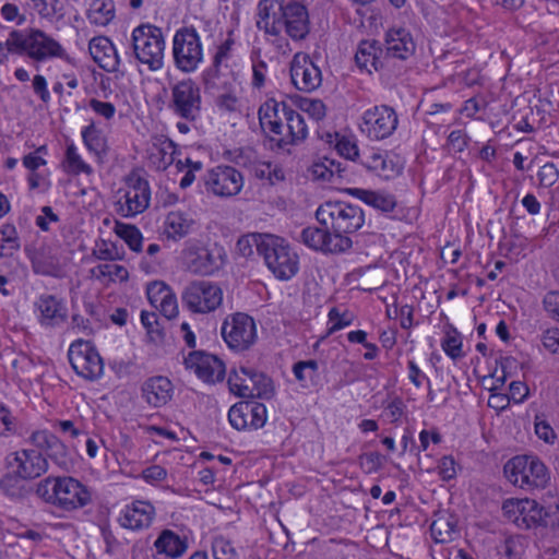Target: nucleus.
I'll use <instances>...</instances> for the list:
<instances>
[{"label":"nucleus","instance_id":"nucleus-54","mask_svg":"<svg viewBox=\"0 0 559 559\" xmlns=\"http://www.w3.org/2000/svg\"><path fill=\"white\" fill-rule=\"evenodd\" d=\"M540 526L549 527L555 534H559V500L546 509L543 508Z\"/></svg>","mask_w":559,"mask_h":559},{"label":"nucleus","instance_id":"nucleus-5","mask_svg":"<svg viewBox=\"0 0 559 559\" xmlns=\"http://www.w3.org/2000/svg\"><path fill=\"white\" fill-rule=\"evenodd\" d=\"M11 46L20 52V56L26 55L38 62L66 56L63 47L38 28L13 29Z\"/></svg>","mask_w":559,"mask_h":559},{"label":"nucleus","instance_id":"nucleus-35","mask_svg":"<svg viewBox=\"0 0 559 559\" xmlns=\"http://www.w3.org/2000/svg\"><path fill=\"white\" fill-rule=\"evenodd\" d=\"M379 51H381V48L378 46L376 40L361 41L355 55L357 67L366 70L368 73H371L372 70L378 71L379 68L382 67V63L377 56Z\"/></svg>","mask_w":559,"mask_h":559},{"label":"nucleus","instance_id":"nucleus-56","mask_svg":"<svg viewBox=\"0 0 559 559\" xmlns=\"http://www.w3.org/2000/svg\"><path fill=\"white\" fill-rule=\"evenodd\" d=\"M215 105L223 112H235L239 107V99L231 88L217 95Z\"/></svg>","mask_w":559,"mask_h":559},{"label":"nucleus","instance_id":"nucleus-63","mask_svg":"<svg viewBox=\"0 0 559 559\" xmlns=\"http://www.w3.org/2000/svg\"><path fill=\"white\" fill-rule=\"evenodd\" d=\"M535 432L539 439L549 444H552L557 437L552 427L546 420H540L538 416L535 421Z\"/></svg>","mask_w":559,"mask_h":559},{"label":"nucleus","instance_id":"nucleus-26","mask_svg":"<svg viewBox=\"0 0 559 559\" xmlns=\"http://www.w3.org/2000/svg\"><path fill=\"white\" fill-rule=\"evenodd\" d=\"M385 47L388 56L401 60L413 56L416 49L412 34L404 27L390 28L386 32Z\"/></svg>","mask_w":559,"mask_h":559},{"label":"nucleus","instance_id":"nucleus-49","mask_svg":"<svg viewBox=\"0 0 559 559\" xmlns=\"http://www.w3.org/2000/svg\"><path fill=\"white\" fill-rule=\"evenodd\" d=\"M441 347L444 353L453 360L464 357V353L462 350V338L456 330L445 334L444 338L442 340Z\"/></svg>","mask_w":559,"mask_h":559},{"label":"nucleus","instance_id":"nucleus-6","mask_svg":"<svg viewBox=\"0 0 559 559\" xmlns=\"http://www.w3.org/2000/svg\"><path fill=\"white\" fill-rule=\"evenodd\" d=\"M262 241V257L267 269L281 281H288L294 277L299 270V258L290 248L288 242L274 235H269Z\"/></svg>","mask_w":559,"mask_h":559},{"label":"nucleus","instance_id":"nucleus-58","mask_svg":"<svg viewBox=\"0 0 559 559\" xmlns=\"http://www.w3.org/2000/svg\"><path fill=\"white\" fill-rule=\"evenodd\" d=\"M537 177L540 186L549 188L557 182L559 170L554 163H546L540 167Z\"/></svg>","mask_w":559,"mask_h":559},{"label":"nucleus","instance_id":"nucleus-36","mask_svg":"<svg viewBox=\"0 0 559 559\" xmlns=\"http://www.w3.org/2000/svg\"><path fill=\"white\" fill-rule=\"evenodd\" d=\"M193 224L194 221L182 212L173 211L166 216L165 231L168 238L179 240L190 234Z\"/></svg>","mask_w":559,"mask_h":559},{"label":"nucleus","instance_id":"nucleus-20","mask_svg":"<svg viewBox=\"0 0 559 559\" xmlns=\"http://www.w3.org/2000/svg\"><path fill=\"white\" fill-rule=\"evenodd\" d=\"M290 79L294 86L301 92H313L322 83L321 70L312 59L306 55L296 53L290 62Z\"/></svg>","mask_w":559,"mask_h":559},{"label":"nucleus","instance_id":"nucleus-13","mask_svg":"<svg viewBox=\"0 0 559 559\" xmlns=\"http://www.w3.org/2000/svg\"><path fill=\"white\" fill-rule=\"evenodd\" d=\"M169 108L178 117L194 121L201 111V91L191 79L177 82L171 87Z\"/></svg>","mask_w":559,"mask_h":559},{"label":"nucleus","instance_id":"nucleus-53","mask_svg":"<svg viewBox=\"0 0 559 559\" xmlns=\"http://www.w3.org/2000/svg\"><path fill=\"white\" fill-rule=\"evenodd\" d=\"M248 402V411L250 415L249 426L250 429H259L265 425L266 421V407L262 403H258L254 401Z\"/></svg>","mask_w":559,"mask_h":559},{"label":"nucleus","instance_id":"nucleus-40","mask_svg":"<svg viewBox=\"0 0 559 559\" xmlns=\"http://www.w3.org/2000/svg\"><path fill=\"white\" fill-rule=\"evenodd\" d=\"M0 489L4 495L13 499L24 498L27 493L25 479L16 471L7 473L0 478Z\"/></svg>","mask_w":559,"mask_h":559},{"label":"nucleus","instance_id":"nucleus-45","mask_svg":"<svg viewBox=\"0 0 559 559\" xmlns=\"http://www.w3.org/2000/svg\"><path fill=\"white\" fill-rule=\"evenodd\" d=\"M66 164L67 173L72 175H79L81 173L90 175L93 171L92 167L82 159L73 143L67 146Z\"/></svg>","mask_w":559,"mask_h":559},{"label":"nucleus","instance_id":"nucleus-62","mask_svg":"<svg viewBox=\"0 0 559 559\" xmlns=\"http://www.w3.org/2000/svg\"><path fill=\"white\" fill-rule=\"evenodd\" d=\"M335 147L341 156L349 160H354L359 155L357 144L345 136L337 141Z\"/></svg>","mask_w":559,"mask_h":559},{"label":"nucleus","instance_id":"nucleus-27","mask_svg":"<svg viewBox=\"0 0 559 559\" xmlns=\"http://www.w3.org/2000/svg\"><path fill=\"white\" fill-rule=\"evenodd\" d=\"M141 391L142 397L148 405L162 407L171 400L174 386L168 378L157 376L147 379Z\"/></svg>","mask_w":559,"mask_h":559},{"label":"nucleus","instance_id":"nucleus-23","mask_svg":"<svg viewBox=\"0 0 559 559\" xmlns=\"http://www.w3.org/2000/svg\"><path fill=\"white\" fill-rule=\"evenodd\" d=\"M31 442L47 455L61 468L68 469L71 465V457L68 447L53 433L48 430H36L29 437Z\"/></svg>","mask_w":559,"mask_h":559},{"label":"nucleus","instance_id":"nucleus-31","mask_svg":"<svg viewBox=\"0 0 559 559\" xmlns=\"http://www.w3.org/2000/svg\"><path fill=\"white\" fill-rule=\"evenodd\" d=\"M348 193L383 213H390L396 207L395 197L386 192L353 188L348 189Z\"/></svg>","mask_w":559,"mask_h":559},{"label":"nucleus","instance_id":"nucleus-42","mask_svg":"<svg viewBox=\"0 0 559 559\" xmlns=\"http://www.w3.org/2000/svg\"><path fill=\"white\" fill-rule=\"evenodd\" d=\"M269 235L270 234H248L241 236L236 243L237 252L245 258H249L253 254V248H255L258 253L262 255V241H266L265 238L269 237Z\"/></svg>","mask_w":559,"mask_h":559},{"label":"nucleus","instance_id":"nucleus-52","mask_svg":"<svg viewBox=\"0 0 559 559\" xmlns=\"http://www.w3.org/2000/svg\"><path fill=\"white\" fill-rule=\"evenodd\" d=\"M212 552L215 559H236L237 551L230 540L216 536L212 542Z\"/></svg>","mask_w":559,"mask_h":559},{"label":"nucleus","instance_id":"nucleus-32","mask_svg":"<svg viewBox=\"0 0 559 559\" xmlns=\"http://www.w3.org/2000/svg\"><path fill=\"white\" fill-rule=\"evenodd\" d=\"M157 555H165L168 558L181 557L188 548L187 540L170 530H164L154 542Z\"/></svg>","mask_w":559,"mask_h":559},{"label":"nucleus","instance_id":"nucleus-4","mask_svg":"<svg viewBox=\"0 0 559 559\" xmlns=\"http://www.w3.org/2000/svg\"><path fill=\"white\" fill-rule=\"evenodd\" d=\"M181 257L189 272L202 276L213 275L227 262V252L222 245L205 246L195 239L186 242Z\"/></svg>","mask_w":559,"mask_h":559},{"label":"nucleus","instance_id":"nucleus-41","mask_svg":"<svg viewBox=\"0 0 559 559\" xmlns=\"http://www.w3.org/2000/svg\"><path fill=\"white\" fill-rule=\"evenodd\" d=\"M115 233L126 241L132 251L140 252L142 250V234L134 225L117 222Z\"/></svg>","mask_w":559,"mask_h":559},{"label":"nucleus","instance_id":"nucleus-2","mask_svg":"<svg viewBox=\"0 0 559 559\" xmlns=\"http://www.w3.org/2000/svg\"><path fill=\"white\" fill-rule=\"evenodd\" d=\"M318 222L331 229L337 238L350 239L365 224V213L358 206L344 201H325L316 211Z\"/></svg>","mask_w":559,"mask_h":559},{"label":"nucleus","instance_id":"nucleus-61","mask_svg":"<svg viewBox=\"0 0 559 559\" xmlns=\"http://www.w3.org/2000/svg\"><path fill=\"white\" fill-rule=\"evenodd\" d=\"M88 106L95 114L104 117L107 120L111 119L116 114L115 105L109 102H102L96 98H91Z\"/></svg>","mask_w":559,"mask_h":559},{"label":"nucleus","instance_id":"nucleus-18","mask_svg":"<svg viewBox=\"0 0 559 559\" xmlns=\"http://www.w3.org/2000/svg\"><path fill=\"white\" fill-rule=\"evenodd\" d=\"M299 239L308 248L323 253H343L353 246L352 239L337 238L324 226L323 228L316 226L304 228Z\"/></svg>","mask_w":559,"mask_h":559},{"label":"nucleus","instance_id":"nucleus-47","mask_svg":"<svg viewBox=\"0 0 559 559\" xmlns=\"http://www.w3.org/2000/svg\"><path fill=\"white\" fill-rule=\"evenodd\" d=\"M91 273L96 278L108 277L110 281L124 282L129 278L128 270L119 264H99L92 269Z\"/></svg>","mask_w":559,"mask_h":559},{"label":"nucleus","instance_id":"nucleus-8","mask_svg":"<svg viewBox=\"0 0 559 559\" xmlns=\"http://www.w3.org/2000/svg\"><path fill=\"white\" fill-rule=\"evenodd\" d=\"M173 56L180 71L191 73L198 69L203 60V48L193 26H185L176 31L173 39Z\"/></svg>","mask_w":559,"mask_h":559},{"label":"nucleus","instance_id":"nucleus-19","mask_svg":"<svg viewBox=\"0 0 559 559\" xmlns=\"http://www.w3.org/2000/svg\"><path fill=\"white\" fill-rule=\"evenodd\" d=\"M503 515L521 530H531L540 526L542 511L535 500L509 499L502 504Z\"/></svg>","mask_w":559,"mask_h":559},{"label":"nucleus","instance_id":"nucleus-22","mask_svg":"<svg viewBox=\"0 0 559 559\" xmlns=\"http://www.w3.org/2000/svg\"><path fill=\"white\" fill-rule=\"evenodd\" d=\"M128 190L124 194L126 215H136L144 212L151 200V189L148 181L141 177L138 173H131L127 177Z\"/></svg>","mask_w":559,"mask_h":559},{"label":"nucleus","instance_id":"nucleus-39","mask_svg":"<svg viewBox=\"0 0 559 559\" xmlns=\"http://www.w3.org/2000/svg\"><path fill=\"white\" fill-rule=\"evenodd\" d=\"M431 536L437 543H448L457 535L456 520L452 515H440L430 525Z\"/></svg>","mask_w":559,"mask_h":559},{"label":"nucleus","instance_id":"nucleus-44","mask_svg":"<svg viewBox=\"0 0 559 559\" xmlns=\"http://www.w3.org/2000/svg\"><path fill=\"white\" fill-rule=\"evenodd\" d=\"M141 322L145 328L151 342L159 344L164 341V329L155 312L143 310L141 312Z\"/></svg>","mask_w":559,"mask_h":559},{"label":"nucleus","instance_id":"nucleus-37","mask_svg":"<svg viewBox=\"0 0 559 559\" xmlns=\"http://www.w3.org/2000/svg\"><path fill=\"white\" fill-rule=\"evenodd\" d=\"M234 39L228 37L223 44H221L214 55L212 67L203 73V84L205 90H213L217 86L216 80L219 76V67L223 60L229 57Z\"/></svg>","mask_w":559,"mask_h":559},{"label":"nucleus","instance_id":"nucleus-1","mask_svg":"<svg viewBox=\"0 0 559 559\" xmlns=\"http://www.w3.org/2000/svg\"><path fill=\"white\" fill-rule=\"evenodd\" d=\"M36 493L45 502L63 511L84 508L92 501L90 489L70 476L45 478L38 483Z\"/></svg>","mask_w":559,"mask_h":559},{"label":"nucleus","instance_id":"nucleus-10","mask_svg":"<svg viewBox=\"0 0 559 559\" xmlns=\"http://www.w3.org/2000/svg\"><path fill=\"white\" fill-rule=\"evenodd\" d=\"M182 304L193 313H210L223 302V290L210 281H193L182 292Z\"/></svg>","mask_w":559,"mask_h":559},{"label":"nucleus","instance_id":"nucleus-3","mask_svg":"<svg viewBox=\"0 0 559 559\" xmlns=\"http://www.w3.org/2000/svg\"><path fill=\"white\" fill-rule=\"evenodd\" d=\"M504 475L524 490L544 489L550 480L547 466L537 455H516L504 465Z\"/></svg>","mask_w":559,"mask_h":559},{"label":"nucleus","instance_id":"nucleus-15","mask_svg":"<svg viewBox=\"0 0 559 559\" xmlns=\"http://www.w3.org/2000/svg\"><path fill=\"white\" fill-rule=\"evenodd\" d=\"M278 27H284L293 40H301L310 32V21L307 8L296 0L278 2Z\"/></svg>","mask_w":559,"mask_h":559},{"label":"nucleus","instance_id":"nucleus-28","mask_svg":"<svg viewBox=\"0 0 559 559\" xmlns=\"http://www.w3.org/2000/svg\"><path fill=\"white\" fill-rule=\"evenodd\" d=\"M91 53L98 66L107 72L119 70L120 58L114 44L106 37L95 38L91 41Z\"/></svg>","mask_w":559,"mask_h":559},{"label":"nucleus","instance_id":"nucleus-50","mask_svg":"<svg viewBox=\"0 0 559 559\" xmlns=\"http://www.w3.org/2000/svg\"><path fill=\"white\" fill-rule=\"evenodd\" d=\"M0 245L7 250L5 254H14L20 249V241L16 228L5 224L0 228Z\"/></svg>","mask_w":559,"mask_h":559},{"label":"nucleus","instance_id":"nucleus-29","mask_svg":"<svg viewBox=\"0 0 559 559\" xmlns=\"http://www.w3.org/2000/svg\"><path fill=\"white\" fill-rule=\"evenodd\" d=\"M40 312V323L46 326H56L67 319L64 304L52 295H43L36 302Z\"/></svg>","mask_w":559,"mask_h":559},{"label":"nucleus","instance_id":"nucleus-34","mask_svg":"<svg viewBox=\"0 0 559 559\" xmlns=\"http://www.w3.org/2000/svg\"><path fill=\"white\" fill-rule=\"evenodd\" d=\"M281 0H260L258 4L257 27L263 29L266 34L277 36L281 33L278 27V10L273 11V4H278Z\"/></svg>","mask_w":559,"mask_h":559},{"label":"nucleus","instance_id":"nucleus-57","mask_svg":"<svg viewBox=\"0 0 559 559\" xmlns=\"http://www.w3.org/2000/svg\"><path fill=\"white\" fill-rule=\"evenodd\" d=\"M500 552L508 559H521L523 544L519 536L507 537L500 547Z\"/></svg>","mask_w":559,"mask_h":559},{"label":"nucleus","instance_id":"nucleus-11","mask_svg":"<svg viewBox=\"0 0 559 559\" xmlns=\"http://www.w3.org/2000/svg\"><path fill=\"white\" fill-rule=\"evenodd\" d=\"M68 358L75 373L86 380H97L104 372L102 357L87 341H74L69 347Z\"/></svg>","mask_w":559,"mask_h":559},{"label":"nucleus","instance_id":"nucleus-30","mask_svg":"<svg viewBox=\"0 0 559 559\" xmlns=\"http://www.w3.org/2000/svg\"><path fill=\"white\" fill-rule=\"evenodd\" d=\"M283 118L286 121L285 138L282 139V144L288 146L301 143L308 134L307 124L304 116L288 105V112H283Z\"/></svg>","mask_w":559,"mask_h":559},{"label":"nucleus","instance_id":"nucleus-55","mask_svg":"<svg viewBox=\"0 0 559 559\" xmlns=\"http://www.w3.org/2000/svg\"><path fill=\"white\" fill-rule=\"evenodd\" d=\"M170 293L171 289L163 282H153L148 284L146 288L147 299L150 304L155 308H158V305L162 302L163 298H167Z\"/></svg>","mask_w":559,"mask_h":559},{"label":"nucleus","instance_id":"nucleus-60","mask_svg":"<svg viewBox=\"0 0 559 559\" xmlns=\"http://www.w3.org/2000/svg\"><path fill=\"white\" fill-rule=\"evenodd\" d=\"M543 305L545 311L548 313V316L559 321V292L558 290H551L548 292L543 299Z\"/></svg>","mask_w":559,"mask_h":559},{"label":"nucleus","instance_id":"nucleus-46","mask_svg":"<svg viewBox=\"0 0 559 559\" xmlns=\"http://www.w3.org/2000/svg\"><path fill=\"white\" fill-rule=\"evenodd\" d=\"M248 402H239L233 405L228 412V421L236 430L250 429V415Z\"/></svg>","mask_w":559,"mask_h":559},{"label":"nucleus","instance_id":"nucleus-9","mask_svg":"<svg viewBox=\"0 0 559 559\" xmlns=\"http://www.w3.org/2000/svg\"><path fill=\"white\" fill-rule=\"evenodd\" d=\"M228 385L240 397L270 399L274 393L272 380L251 367H239L230 372Z\"/></svg>","mask_w":559,"mask_h":559},{"label":"nucleus","instance_id":"nucleus-17","mask_svg":"<svg viewBox=\"0 0 559 559\" xmlns=\"http://www.w3.org/2000/svg\"><path fill=\"white\" fill-rule=\"evenodd\" d=\"M203 181L207 191L221 198L234 197L243 187L241 173L231 166H217L209 170Z\"/></svg>","mask_w":559,"mask_h":559},{"label":"nucleus","instance_id":"nucleus-38","mask_svg":"<svg viewBox=\"0 0 559 559\" xmlns=\"http://www.w3.org/2000/svg\"><path fill=\"white\" fill-rule=\"evenodd\" d=\"M91 24L106 26L115 17V3L112 0H93L86 13Z\"/></svg>","mask_w":559,"mask_h":559},{"label":"nucleus","instance_id":"nucleus-7","mask_svg":"<svg viewBox=\"0 0 559 559\" xmlns=\"http://www.w3.org/2000/svg\"><path fill=\"white\" fill-rule=\"evenodd\" d=\"M132 46L135 58L150 70L157 71L164 64L165 39L160 27L142 24L132 32Z\"/></svg>","mask_w":559,"mask_h":559},{"label":"nucleus","instance_id":"nucleus-51","mask_svg":"<svg viewBox=\"0 0 559 559\" xmlns=\"http://www.w3.org/2000/svg\"><path fill=\"white\" fill-rule=\"evenodd\" d=\"M319 365L317 360H300L293 366V372L299 382L312 380L318 376Z\"/></svg>","mask_w":559,"mask_h":559},{"label":"nucleus","instance_id":"nucleus-16","mask_svg":"<svg viewBox=\"0 0 559 559\" xmlns=\"http://www.w3.org/2000/svg\"><path fill=\"white\" fill-rule=\"evenodd\" d=\"M283 112H288V104L286 102H277L274 98L265 100L258 111L259 122L263 133L271 141L276 142L278 148H286L288 146V144H282L286 129Z\"/></svg>","mask_w":559,"mask_h":559},{"label":"nucleus","instance_id":"nucleus-64","mask_svg":"<svg viewBox=\"0 0 559 559\" xmlns=\"http://www.w3.org/2000/svg\"><path fill=\"white\" fill-rule=\"evenodd\" d=\"M542 342L545 348L554 354L559 353V330L550 329L544 332Z\"/></svg>","mask_w":559,"mask_h":559},{"label":"nucleus","instance_id":"nucleus-48","mask_svg":"<svg viewBox=\"0 0 559 559\" xmlns=\"http://www.w3.org/2000/svg\"><path fill=\"white\" fill-rule=\"evenodd\" d=\"M34 9L43 19L63 17V5L60 0H31Z\"/></svg>","mask_w":559,"mask_h":559},{"label":"nucleus","instance_id":"nucleus-21","mask_svg":"<svg viewBox=\"0 0 559 559\" xmlns=\"http://www.w3.org/2000/svg\"><path fill=\"white\" fill-rule=\"evenodd\" d=\"M185 366L206 383L221 382L225 378L224 362L218 357L201 350L191 352L185 358Z\"/></svg>","mask_w":559,"mask_h":559},{"label":"nucleus","instance_id":"nucleus-12","mask_svg":"<svg viewBox=\"0 0 559 559\" xmlns=\"http://www.w3.org/2000/svg\"><path fill=\"white\" fill-rule=\"evenodd\" d=\"M222 336L229 348L240 352L246 350L257 340L255 322L243 312L230 314L223 322Z\"/></svg>","mask_w":559,"mask_h":559},{"label":"nucleus","instance_id":"nucleus-14","mask_svg":"<svg viewBox=\"0 0 559 559\" xmlns=\"http://www.w3.org/2000/svg\"><path fill=\"white\" fill-rule=\"evenodd\" d=\"M361 119V132L373 141L391 136L399 124L397 114L388 105L373 106L367 109Z\"/></svg>","mask_w":559,"mask_h":559},{"label":"nucleus","instance_id":"nucleus-33","mask_svg":"<svg viewBox=\"0 0 559 559\" xmlns=\"http://www.w3.org/2000/svg\"><path fill=\"white\" fill-rule=\"evenodd\" d=\"M362 165L384 179L393 178L400 173L399 165L388 154L372 152L365 156Z\"/></svg>","mask_w":559,"mask_h":559},{"label":"nucleus","instance_id":"nucleus-24","mask_svg":"<svg viewBox=\"0 0 559 559\" xmlns=\"http://www.w3.org/2000/svg\"><path fill=\"white\" fill-rule=\"evenodd\" d=\"M16 473L25 480L40 477L48 471V461L35 449L21 450L14 453Z\"/></svg>","mask_w":559,"mask_h":559},{"label":"nucleus","instance_id":"nucleus-25","mask_svg":"<svg viewBox=\"0 0 559 559\" xmlns=\"http://www.w3.org/2000/svg\"><path fill=\"white\" fill-rule=\"evenodd\" d=\"M154 516L155 508L151 502L136 500L126 506L118 521L122 527L136 531L148 527Z\"/></svg>","mask_w":559,"mask_h":559},{"label":"nucleus","instance_id":"nucleus-43","mask_svg":"<svg viewBox=\"0 0 559 559\" xmlns=\"http://www.w3.org/2000/svg\"><path fill=\"white\" fill-rule=\"evenodd\" d=\"M82 140L90 152L100 155L105 152V139L102 135V131L91 122L82 130Z\"/></svg>","mask_w":559,"mask_h":559},{"label":"nucleus","instance_id":"nucleus-59","mask_svg":"<svg viewBox=\"0 0 559 559\" xmlns=\"http://www.w3.org/2000/svg\"><path fill=\"white\" fill-rule=\"evenodd\" d=\"M329 321L332 323L329 331L333 333L352 324L353 316L347 311L341 313L337 308H332L329 311Z\"/></svg>","mask_w":559,"mask_h":559}]
</instances>
